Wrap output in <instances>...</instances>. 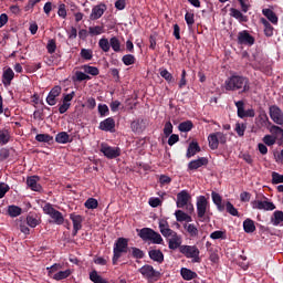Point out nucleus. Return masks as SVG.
<instances>
[{
    "instance_id": "72a5a7b5",
    "label": "nucleus",
    "mask_w": 283,
    "mask_h": 283,
    "mask_svg": "<svg viewBox=\"0 0 283 283\" xmlns=\"http://www.w3.org/2000/svg\"><path fill=\"white\" fill-rule=\"evenodd\" d=\"M263 15L268 18L269 21H271V23H273L274 25H277L279 18L275 11H273V9H263Z\"/></svg>"
},
{
    "instance_id": "e2e57ef3",
    "label": "nucleus",
    "mask_w": 283,
    "mask_h": 283,
    "mask_svg": "<svg viewBox=\"0 0 283 283\" xmlns=\"http://www.w3.org/2000/svg\"><path fill=\"white\" fill-rule=\"evenodd\" d=\"M59 18L66 19L67 18V10L65 3H60L57 9Z\"/></svg>"
},
{
    "instance_id": "a211bd4d",
    "label": "nucleus",
    "mask_w": 283,
    "mask_h": 283,
    "mask_svg": "<svg viewBox=\"0 0 283 283\" xmlns=\"http://www.w3.org/2000/svg\"><path fill=\"white\" fill-rule=\"evenodd\" d=\"M271 123L269 117H268V113L264 108H261V111H259V115L258 117H255V125L256 127H259L260 129H262L263 127H266V125Z\"/></svg>"
},
{
    "instance_id": "bb28decb",
    "label": "nucleus",
    "mask_w": 283,
    "mask_h": 283,
    "mask_svg": "<svg viewBox=\"0 0 283 283\" xmlns=\"http://www.w3.org/2000/svg\"><path fill=\"white\" fill-rule=\"evenodd\" d=\"M230 15L231 18L237 19L240 23H247V21H249L248 15H244L240 9L231 8Z\"/></svg>"
},
{
    "instance_id": "b1692460",
    "label": "nucleus",
    "mask_w": 283,
    "mask_h": 283,
    "mask_svg": "<svg viewBox=\"0 0 283 283\" xmlns=\"http://www.w3.org/2000/svg\"><path fill=\"white\" fill-rule=\"evenodd\" d=\"M40 177L33 175L32 177H28L27 185L31 190H35L36 192H41L43 187L39 184Z\"/></svg>"
},
{
    "instance_id": "9d476101",
    "label": "nucleus",
    "mask_w": 283,
    "mask_h": 283,
    "mask_svg": "<svg viewBox=\"0 0 283 283\" xmlns=\"http://www.w3.org/2000/svg\"><path fill=\"white\" fill-rule=\"evenodd\" d=\"M101 153H103L104 157L107 159H117L122 155V148L119 147H111L106 143H102Z\"/></svg>"
},
{
    "instance_id": "a18cd8bd",
    "label": "nucleus",
    "mask_w": 283,
    "mask_h": 283,
    "mask_svg": "<svg viewBox=\"0 0 283 283\" xmlns=\"http://www.w3.org/2000/svg\"><path fill=\"white\" fill-rule=\"evenodd\" d=\"M82 70L85 71L86 75H99V69L98 67H94L92 65H82Z\"/></svg>"
},
{
    "instance_id": "393cba45",
    "label": "nucleus",
    "mask_w": 283,
    "mask_h": 283,
    "mask_svg": "<svg viewBox=\"0 0 283 283\" xmlns=\"http://www.w3.org/2000/svg\"><path fill=\"white\" fill-rule=\"evenodd\" d=\"M15 224L18 229H20V231L23 232V234L25 235L30 234V228L28 226L27 217L19 216V219L15 220Z\"/></svg>"
},
{
    "instance_id": "37998d69",
    "label": "nucleus",
    "mask_w": 283,
    "mask_h": 283,
    "mask_svg": "<svg viewBox=\"0 0 283 283\" xmlns=\"http://www.w3.org/2000/svg\"><path fill=\"white\" fill-rule=\"evenodd\" d=\"M178 129L181 133H189V130L193 129L192 120H182V123H179Z\"/></svg>"
},
{
    "instance_id": "09e8293b",
    "label": "nucleus",
    "mask_w": 283,
    "mask_h": 283,
    "mask_svg": "<svg viewBox=\"0 0 283 283\" xmlns=\"http://www.w3.org/2000/svg\"><path fill=\"white\" fill-rule=\"evenodd\" d=\"M104 33V25H95L94 28H88V34L91 38H94L95 35H101Z\"/></svg>"
},
{
    "instance_id": "cd10ccee",
    "label": "nucleus",
    "mask_w": 283,
    "mask_h": 283,
    "mask_svg": "<svg viewBox=\"0 0 283 283\" xmlns=\"http://www.w3.org/2000/svg\"><path fill=\"white\" fill-rule=\"evenodd\" d=\"M180 274L184 280H195L198 279V273L190 268H181Z\"/></svg>"
},
{
    "instance_id": "c85d7f7f",
    "label": "nucleus",
    "mask_w": 283,
    "mask_h": 283,
    "mask_svg": "<svg viewBox=\"0 0 283 283\" xmlns=\"http://www.w3.org/2000/svg\"><path fill=\"white\" fill-rule=\"evenodd\" d=\"M130 129L134 133H143L146 129L145 120L144 119H135L130 123Z\"/></svg>"
},
{
    "instance_id": "7c9ffc66",
    "label": "nucleus",
    "mask_w": 283,
    "mask_h": 283,
    "mask_svg": "<svg viewBox=\"0 0 283 283\" xmlns=\"http://www.w3.org/2000/svg\"><path fill=\"white\" fill-rule=\"evenodd\" d=\"M55 140L59 144L65 145L66 143H72L73 139H71L66 130H61L60 133H57Z\"/></svg>"
},
{
    "instance_id": "f03ea898",
    "label": "nucleus",
    "mask_w": 283,
    "mask_h": 283,
    "mask_svg": "<svg viewBox=\"0 0 283 283\" xmlns=\"http://www.w3.org/2000/svg\"><path fill=\"white\" fill-rule=\"evenodd\" d=\"M129 250V239L120 237L119 239L115 240L113 247V264L116 265L118 260L122 259L123 254H127Z\"/></svg>"
},
{
    "instance_id": "1a4fd4ad",
    "label": "nucleus",
    "mask_w": 283,
    "mask_h": 283,
    "mask_svg": "<svg viewBox=\"0 0 283 283\" xmlns=\"http://www.w3.org/2000/svg\"><path fill=\"white\" fill-rule=\"evenodd\" d=\"M43 211L45 214H49L53 222L55 224H63L65 222V219L60 210H56V208L52 207L51 202H46L43 207Z\"/></svg>"
},
{
    "instance_id": "e433bc0d",
    "label": "nucleus",
    "mask_w": 283,
    "mask_h": 283,
    "mask_svg": "<svg viewBox=\"0 0 283 283\" xmlns=\"http://www.w3.org/2000/svg\"><path fill=\"white\" fill-rule=\"evenodd\" d=\"M8 214L11 218L20 217L22 214V208L18 207L17 205H10L8 207Z\"/></svg>"
},
{
    "instance_id": "0e129e2a",
    "label": "nucleus",
    "mask_w": 283,
    "mask_h": 283,
    "mask_svg": "<svg viewBox=\"0 0 283 283\" xmlns=\"http://www.w3.org/2000/svg\"><path fill=\"white\" fill-rule=\"evenodd\" d=\"M98 113H99L101 117H106L107 115H109V107H107L106 104L99 103Z\"/></svg>"
},
{
    "instance_id": "a878e982",
    "label": "nucleus",
    "mask_w": 283,
    "mask_h": 283,
    "mask_svg": "<svg viewBox=\"0 0 283 283\" xmlns=\"http://www.w3.org/2000/svg\"><path fill=\"white\" fill-rule=\"evenodd\" d=\"M200 150H201V147L199 143L196 140H191V143L189 144L188 150L186 153V157L188 159H191V157H195V155H197V153H200Z\"/></svg>"
},
{
    "instance_id": "3c124183",
    "label": "nucleus",
    "mask_w": 283,
    "mask_h": 283,
    "mask_svg": "<svg viewBox=\"0 0 283 283\" xmlns=\"http://www.w3.org/2000/svg\"><path fill=\"white\" fill-rule=\"evenodd\" d=\"M159 230L163 234V237H171V232H169V230H171V228H169L168 222H159Z\"/></svg>"
},
{
    "instance_id": "2eb2a0df",
    "label": "nucleus",
    "mask_w": 283,
    "mask_h": 283,
    "mask_svg": "<svg viewBox=\"0 0 283 283\" xmlns=\"http://www.w3.org/2000/svg\"><path fill=\"white\" fill-rule=\"evenodd\" d=\"M191 200V195H189L188 190H180L177 193V208L178 209H187V203Z\"/></svg>"
},
{
    "instance_id": "5701e85b",
    "label": "nucleus",
    "mask_w": 283,
    "mask_h": 283,
    "mask_svg": "<svg viewBox=\"0 0 283 283\" xmlns=\"http://www.w3.org/2000/svg\"><path fill=\"white\" fill-rule=\"evenodd\" d=\"M41 224V218L36 212H29L27 217V226L28 228L30 227L31 229H36Z\"/></svg>"
},
{
    "instance_id": "f704fd0d",
    "label": "nucleus",
    "mask_w": 283,
    "mask_h": 283,
    "mask_svg": "<svg viewBox=\"0 0 283 283\" xmlns=\"http://www.w3.org/2000/svg\"><path fill=\"white\" fill-rule=\"evenodd\" d=\"M111 48L113 51H115V53H120L124 51V48H122V41L120 39L116 38V35L111 38Z\"/></svg>"
},
{
    "instance_id": "f3484780",
    "label": "nucleus",
    "mask_w": 283,
    "mask_h": 283,
    "mask_svg": "<svg viewBox=\"0 0 283 283\" xmlns=\"http://www.w3.org/2000/svg\"><path fill=\"white\" fill-rule=\"evenodd\" d=\"M148 256L150 260H154V262H157L158 264H163V262H165V254L160 249L151 248L148 250Z\"/></svg>"
},
{
    "instance_id": "0eeeda50",
    "label": "nucleus",
    "mask_w": 283,
    "mask_h": 283,
    "mask_svg": "<svg viewBox=\"0 0 283 283\" xmlns=\"http://www.w3.org/2000/svg\"><path fill=\"white\" fill-rule=\"evenodd\" d=\"M139 273L149 282H157L161 279V272H159V270H155L151 264H144V266L139 268Z\"/></svg>"
},
{
    "instance_id": "052dcab7",
    "label": "nucleus",
    "mask_w": 283,
    "mask_h": 283,
    "mask_svg": "<svg viewBox=\"0 0 283 283\" xmlns=\"http://www.w3.org/2000/svg\"><path fill=\"white\" fill-rule=\"evenodd\" d=\"M175 217L178 222L187 221V212H185L184 210H180V208L176 210Z\"/></svg>"
},
{
    "instance_id": "338daca9",
    "label": "nucleus",
    "mask_w": 283,
    "mask_h": 283,
    "mask_svg": "<svg viewBox=\"0 0 283 283\" xmlns=\"http://www.w3.org/2000/svg\"><path fill=\"white\" fill-rule=\"evenodd\" d=\"M185 20H186V23L188 24V27L192 28V25L195 23V13H190L189 11H187L185 14Z\"/></svg>"
},
{
    "instance_id": "bf43d9fd",
    "label": "nucleus",
    "mask_w": 283,
    "mask_h": 283,
    "mask_svg": "<svg viewBox=\"0 0 283 283\" xmlns=\"http://www.w3.org/2000/svg\"><path fill=\"white\" fill-rule=\"evenodd\" d=\"M85 208L86 209H97L98 207V200L97 199H87L85 200V203H84Z\"/></svg>"
},
{
    "instance_id": "49530a36",
    "label": "nucleus",
    "mask_w": 283,
    "mask_h": 283,
    "mask_svg": "<svg viewBox=\"0 0 283 283\" xmlns=\"http://www.w3.org/2000/svg\"><path fill=\"white\" fill-rule=\"evenodd\" d=\"M283 222V210H275L273 213L272 223L274 227H277V224H281Z\"/></svg>"
},
{
    "instance_id": "aec40b11",
    "label": "nucleus",
    "mask_w": 283,
    "mask_h": 283,
    "mask_svg": "<svg viewBox=\"0 0 283 283\" xmlns=\"http://www.w3.org/2000/svg\"><path fill=\"white\" fill-rule=\"evenodd\" d=\"M106 10H107L106 3H98L97 6H94V8L92 9L90 19L95 20V19L103 18Z\"/></svg>"
},
{
    "instance_id": "de8ad7c7",
    "label": "nucleus",
    "mask_w": 283,
    "mask_h": 283,
    "mask_svg": "<svg viewBox=\"0 0 283 283\" xmlns=\"http://www.w3.org/2000/svg\"><path fill=\"white\" fill-rule=\"evenodd\" d=\"M137 57H135V55H133L132 53L123 55L122 57V62L124 63V65H135Z\"/></svg>"
},
{
    "instance_id": "473e14b6",
    "label": "nucleus",
    "mask_w": 283,
    "mask_h": 283,
    "mask_svg": "<svg viewBox=\"0 0 283 283\" xmlns=\"http://www.w3.org/2000/svg\"><path fill=\"white\" fill-rule=\"evenodd\" d=\"M11 140V133L8 128L0 129V146L7 145Z\"/></svg>"
},
{
    "instance_id": "774afa93",
    "label": "nucleus",
    "mask_w": 283,
    "mask_h": 283,
    "mask_svg": "<svg viewBox=\"0 0 283 283\" xmlns=\"http://www.w3.org/2000/svg\"><path fill=\"white\" fill-rule=\"evenodd\" d=\"M81 57L91 60L93 59V50L92 49H81Z\"/></svg>"
},
{
    "instance_id": "9b49d317",
    "label": "nucleus",
    "mask_w": 283,
    "mask_h": 283,
    "mask_svg": "<svg viewBox=\"0 0 283 283\" xmlns=\"http://www.w3.org/2000/svg\"><path fill=\"white\" fill-rule=\"evenodd\" d=\"M244 101H235V107H237V115L240 117V119H245V117H255V109L254 108H248L244 109Z\"/></svg>"
},
{
    "instance_id": "f8f14e48",
    "label": "nucleus",
    "mask_w": 283,
    "mask_h": 283,
    "mask_svg": "<svg viewBox=\"0 0 283 283\" xmlns=\"http://www.w3.org/2000/svg\"><path fill=\"white\" fill-rule=\"evenodd\" d=\"M168 232H170V239L168 240V247L170 250H177L179 249L180 251V247H182V239L181 237H179L178 232H176V230H168Z\"/></svg>"
},
{
    "instance_id": "c03bdc74",
    "label": "nucleus",
    "mask_w": 283,
    "mask_h": 283,
    "mask_svg": "<svg viewBox=\"0 0 283 283\" xmlns=\"http://www.w3.org/2000/svg\"><path fill=\"white\" fill-rule=\"evenodd\" d=\"M71 274H72V271L70 269L60 270L59 272H56V274L53 275V280H65V279H69Z\"/></svg>"
},
{
    "instance_id": "4468645a",
    "label": "nucleus",
    "mask_w": 283,
    "mask_h": 283,
    "mask_svg": "<svg viewBox=\"0 0 283 283\" xmlns=\"http://www.w3.org/2000/svg\"><path fill=\"white\" fill-rule=\"evenodd\" d=\"M238 43L240 45H254L255 43V38L249 33V31L243 30L239 32L238 35Z\"/></svg>"
},
{
    "instance_id": "8fccbe9b",
    "label": "nucleus",
    "mask_w": 283,
    "mask_h": 283,
    "mask_svg": "<svg viewBox=\"0 0 283 283\" xmlns=\"http://www.w3.org/2000/svg\"><path fill=\"white\" fill-rule=\"evenodd\" d=\"M184 229H186L191 238L198 237L199 230L196 224H184Z\"/></svg>"
},
{
    "instance_id": "20e7f679",
    "label": "nucleus",
    "mask_w": 283,
    "mask_h": 283,
    "mask_svg": "<svg viewBox=\"0 0 283 283\" xmlns=\"http://www.w3.org/2000/svg\"><path fill=\"white\" fill-rule=\"evenodd\" d=\"M138 237L145 242L150 241L153 244H163L164 239L160 232H156L154 228H140L137 230Z\"/></svg>"
},
{
    "instance_id": "69168bd1",
    "label": "nucleus",
    "mask_w": 283,
    "mask_h": 283,
    "mask_svg": "<svg viewBox=\"0 0 283 283\" xmlns=\"http://www.w3.org/2000/svg\"><path fill=\"white\" fill-rule=\"evenodd\" d=\"M263 143L268 145V147H272L276 143V137H273V135H265L263 137Z\"/></svg>"
},
{
    "instance_id": "79ce46f5",
    "label": "nucleus",
    "mask_w": 283,
    "mask_h": 283,
    "mask_svg": "<svg viewBox=\"0 0 283 283\" xmlns=\"http://www.w3.org/2000/svg\"><path fill=\"white\" fill-rule=\"evenodd\" d=\"M35 140L39 143H48L50 145L54 140V137L48 133H40L35 136Z\"/></svg>"
},
{
    "instance_id": "423d86ee",
    "label": "nucleus",
    "mask_w": 283,
    "mask_h": 283,
    "mask_svg": "<svg viewBox=\"0 0 283 283\" xmlns=\"http://www.w3.org/2000/svg\"><path fill=\"white\" fill-rule=\"evenodd\" d=\"M228 135L222 133L221 130H217L216 133H211L208 136V144L210 149L216 150L219 149L220 145H227Z\"/></svg>"
},
{
    "instance_id": "6ab92c4d",
    "label": "nucleus",
    "mask_w": 283,
    "mask_h": 283,
    "mask_svg": "<svg viewBox=\"0 0 283 283\" xmlns=\"http://www.w3.org/2000/svg\"><path fill=\"white\" fill-rule=\"evenodd\" d=\"M99 129L111 132V133H115L116 120L114 119V117H107V119L101 120Z\"/></svg>"
},
{
    "instance_id": "7ed1b4c3",
    "label": "nucleus",
    "mask_w": 283,
    "mask_h": 283,
    "mask_svg": "<svg viewBox=\"0 0 283 283\" xmlns=\"http://www.w3.org/2000/svg\"><path fill=\"white\" fill-rule=\"evenodd\" d=\"M269 114L270 118L276 123V125H273L271 130L272 133H275L276 135H282L283 137V128L279 127L277 125H283V111L277 105H271L269 107Z\"/></svg>"
},
{
    "instance_id": "4be33fe9",
    "label": "nucleus",
    "mask_w": 283,
    "mask_h": 283,
    "mask_svg": "<svg viewBox=\"0 0 283 283\" xmlns=\"http://www.w3.org/2000/svg\"><path fill=\"white\" fill-rule=\"evenodd\" d=\"M14 77H15V73H14L13 69H11V67L4 69L3 73H2V83H3L4 87H9Z\"/></svg>"
},
{
    "instance_id": "ea45409f",
    "label": "nucleus",
    "mask_w": 283,
    "mask_h": 283,
    "mask_svg": "<svg viewBox=\"0 0 283 283\" xmlns=\"http://www.w3.org/2000/svg\"><path fill=\"white\" fill-rule=\"evenodd\" d=\"M262 23L264 25V34L266 35V38H272V35L274 33L273 25L265 18H262Z\"/></svg>"
},
{
    "instance_id": "2f4dec72",
    "label": "nucleus",
    "mask_w": 283,
    "mask_h": 283,
    "mask_svg": "<svg viewBox=\"0 0 283 283\" xmlns=\"http://www.w3.org/2000/svg\"><path fill=\"white\" fill-rule=\"evenodd\" d=\"M211 197H212L213 203L217 206V209L222 212L226 209V207H224V205H222V197H221V195L213 190L211 192Z\"/></svg>"
},
{
    "instance_id": "6e6552de",
    "label": "nucleus",
    "mask_w": 283,
    "mask_h": 283,
    "mask_svg": "<svg viewBox=\"0 0 283 283\" xmlns=\"http://www.w3.org/2000/svg\"><path fill=\"white\" fill-rule=\"evenodd\" d=\"M180 252L186 259H192V262H201L200 250L196 245L181 244Z\"/></svg>"
},
{
    "instance_id": "c756f323",
    "label": "nucleus",
    "mask_w": 283,
    "mask_h": 283,
    "mask_svg": "<svg viewBox=\"0 0 283 283\" xmlns=\"http://www.w3.org/2000/svg\"><path fill=\"white\" fill-rule=\"evenodd\" d=\"M70 219L72 220L76 231L78 232V230L83 229V217L82 214H76L75 212H72L70 214Z\"/></svg>"
},
{
    "instance_id": "58836bf2",
    "label": "nucleus",
    "mask_w": 283,
    "mask_h": 283,
    "mask_svg": "<svg viewBox=\"0 0 283 283\" xmlns=\"http://www.w3.org/2000/svg\"><path fill=\"white\" fill-rule=\"evenodd\" d=\"M98 45H99V49L102 51H104V53H108V51H111V39H107V38H101L98 40Z\"/></svg>"
},
{
    "instance_id": "dca6fc26",
    "label": "nucleus",
    "mask_w": 283,
    "mask_h": 283,
    "mask_svg": "<svg viewBox=\"0 0 283 283\" xmlns=\"http://www.w3.org/2000/svg\"><path fill=\"white\" fill-rule=\"evenodd\" d=\"M61 93H62V87H60V85H55V87L51 88L46 97L48 105H51V106L56 105L57 97H60Z\"/></svg>"
},
{
    "instance_id": "6e6d98bb",
    "label": "nucleus",
    "mask_w": 283,
    "mask_h": 283,
    "mask_svg": "<svg viewBox=\"0 0 283 283\" xmlns=\"http://www.w3.org/2000/svg\"><path fill=\"white\" fill-rule=\"evenodd\" d=\"M56 48H57L56 39H49V41L46 43L48 53H50V54L55 53Z\"/></svg>"
},
{
    "instance_id": "680f3d73",
    "label": "nucleus",
    "mask_w": 283,
    "mask_h": 283,
    "mask_svg": "<svg viewBox=\"0 0 283 283\" xmlns=\"http://www.w3.org/2000/svg\"><path fill=\"white\" fill-rule=\"evenodd\" d=\"M283 182V175H280V172H276L275 170L272 172V184L279 185Z\"/></svg>"
},
{
    "instance_id": "13d9d810",
    "label": "nucleus",
    "mask_w": 283,
    "mask_h": 283,
    "mask_svg": "<svg viewBox=\"0 0 283 283\" xmlns=\"http://www.w3.org/2000/svg\"><path fill=\"white\" fill-rule=\"evenodd\" d=\"M235 132L239 135V137H243L245 129H247V125L245 123H235Z\"/></svg>"
},
{
    "instance_id": "a19ab883",
    "label": "nucleus",
    "mask_w": 283,
    "mask_h": 283,
    "mask_svg": "<svg viewBox=\"0 0 283 283\" xmlns=\"http://www.w3.org/2000/svg\"><path fill=\"white\" fill-rule=\"evenodd\" d=\"M243 229L247 233H252L256 230L255 222L253 219H245L243 222Z\"/></svg>"
},
{
    "instance_id": "c9c22d12",
    "label": "nucleus",
    "mask_w": 283,
    "mask_h": 283,
    "mask_svg": "<svg viewBox=\"0 0 283 283\" xmlns=\"http://www.w3.org/2000/svg\"><path fill=\"white\" fill-rule=\"evenodd\" d=\"M90 280L94 283H109L108 280L103 279V276L98 274L97 270H92L90 272Z\"/></svg>"
},
{
    "instance_id": "4d7b16f0",
    "label": "nucleus",
    "mask_w": 283,
    "mask_h": 283,
    "mask_svg": "<svg viewBox=\"0 0 283 283\" xmlns=\"http://www.w3.org/2000/svg\"><path fill=\"white\" fill-rule=\"evenodd\" d=\"M172 133H174V125H172L171 120H167V123L164 126V135H165V137L170 138Z\"/></svg>"
},
{
    "instance_id": "39448f33",
    "label": "nucleus",
    "mask_w": 283,
    "mask_h": 283,
    "mask_svg": "<svg viewBox=\"0 0 283 283\" xmlns=\"http://www.w3.org/2000/svg\"><path fill=\"white\" fill-rule=\"evenodd\" d=\"M210 209L209 200L205 196H200L197 199V217L201 222L209 221L210 217L208 210Z\"/></svg>"
},
{
    "instance_id": "5fc2aeb1",
    "label": "nucleus",
    "mask_w": 283,
    "mask_h": 283,
    "mask_svg": "<svg viewBox=\"0 0 283 283\" xmlns=\"http://www.w3.org/2000/svg\"><path fill=\"white\" fill-rule=\"evenodd\" d=\"M159 74L163 78H165L168 83H172L175 81L174 75L169 73L168 69H160Z\"/></svg>"
},
{
    "instance_id": "ddd939ff",
    "label": "nucleus",
    "mask_w": 283,
    "mask_h": 283,
    "mask_svg": "<svg viewBox=\"0 0 283 283\" xmlns=\"http://www.w3.org/2000/svg\"><path fill=\"white\" fill-rule=\"evenodd\" d=\"M264 200H253L252 208L259 210H275L276 206L274 202H271L266 197H263Z\"/></svg>"
},
{
    "instance_id": "864d4df0",
    "label": "nucleus",
    "mask_w": 283,
    "mask_h": 283,
    "mask_svg": "<svg viewBox=\"0 0 283 283\" xmlns=\"http://www.w3.org/2000/svg\"><path fill=\"white\" fill-rule=\"evenodd\" d=\"M226 210L232 214V217H239V210L238 208L234 207V205H232V202L230 200H228V202H226Z\"/></svg>"
},
{
    "instance_id": "603ef678",
    "label": "nucleus",
    "mask_w": 283,
    "mask_h": 283,
    "mask_svg": "<svg viewBox=\"0 0 283 283\" xmlns=\"http://www.w3.org/2000/svg\"><path fill=\"white\" fill-rule=\"evenodd\" d=\"M210 239L212 240H224L227 239V232H224L223 230H214L213 232H211L210 234Z\"/></svg>"
},
{
    "instance_id": "412c9836",
    "label": "nucleus",
    "mask_w": 283,
    "mask_h": 283,
    "mask_svg": "<svg viewBox=\"0 0 283 283\" xmlns=\"http://www.w3.org/2000/svg\"><path fill=\"white\" fill-rule=\"evenodd\" d=\"M209 165V159L207 157H199V159L190 160L188 164L189 170H197L201 167H207Z\"/></svg>"
},
{
    "instance_id": "f257e3e1",
    "label": "nucleus",
    "mask_w": 283,
    "mask_h": 283,
    "mask_svg": "<svg viewBox=\"0 0 283 283\" xmlns=\"http://www.w3.org/2000/svg\"><path fill=\"white\" fill-rule=\"evenodd\" d=\"M226 91H239L242 93H248L251 90L250 78L244 75H239V73H232L230 77L224 81Z\"/></svg>"
},
{
    "instance_id": "4c0bfd02",
    "label": "nucleus",
    "mask_w": 283,
    "mask_h": 283,
    "mask_svg": "<svg viewBox=\"0 0 283 283\" xmlns=\"http://www.w3.org/2000/svg\"><path fill=\"white\" fill-rule=\"evenodd\" d=\"M129 253L133 256V259H137V260L145 259V252L140 248L132 247L129 248Z\"/></svg>"
}]
</instances>
